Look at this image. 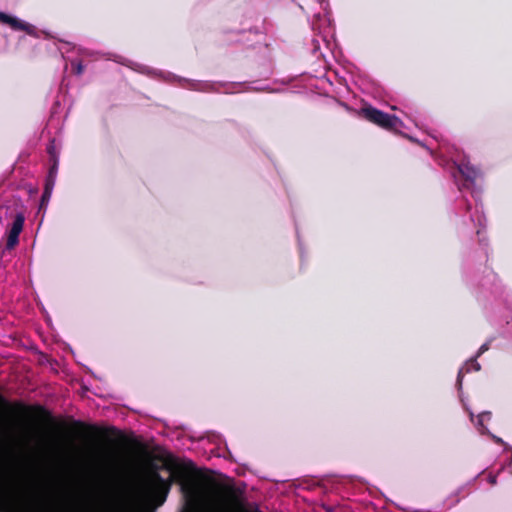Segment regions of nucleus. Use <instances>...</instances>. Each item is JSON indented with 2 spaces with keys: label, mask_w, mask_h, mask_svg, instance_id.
<instances>
[{
  "label": "nucleus",
  "mask_w": 512,
  "mask_h": 512,
  "mask_svg": "<svg viewBox=\"0 0 512 512\" xmlns=\"http://www.w3.org/2000/svg\"><path fill=\"white\" fill-rule=\"evenodd\" d=\"M360 114L368 121L384 129L399 132V129L404 127V123L399 117L385 113L372 106L362 108Z\"/></svg>",
  "instance_id": "1"
},
{
  "label": "nucleus",
  "mask_w": 512,
  "mask_h": 512,
  "mask_svg": "<svg viewBox=\"0 0 512 512\" xmlns=\"http://www.w3.org/2000/svg\"><path fill=\"white\" fill-rule=\"evenodd\" d=\"M458 171L463 175L469 183L468 187L472 189V194L477 197L481 190V172L480 170L471 165L468 161H463L457 165Z\"/></svg>",
  "instance_id": "2"
},
{
  "label": "nucleus",
  "mask_w": 512,
  "mask_h": 512,
  "mask_svg": "<svg viewBox=\"0 0 512 512\" xmlns=\"http://www.w3.org/2000/svg\"><path fill=\"white\" fill-rule=\"evenodd\" d=\"M0 22L9 25L13 30L25 31L30 36L38 37V32L34 25L25 22L16 16L0 12Z\"/></svg>",
  "instance_id": "3"
},
{
  "label": "nucleus",
  "mask_w": 512,
  "mask_h": 512,
  "mask_svg": "<svg viewBox=\"0 0 512 512\" xmlns=\"http://www.w3.org/2000/svg\"><path fill=\"white\" fill-rule=\"evenodd\" d=\"M490 343H491V340H487L485 343H483L480 346L476 356L474 358H471L470 360H468L464 364V366L459 370L458 377H457V384H458L459 389L462 388V380H463L464 372L468 373L472 370L479 371L481 369L480 364L477 362V357H479L480 355H482L484 352H486L489 349Z\"/></svg>",
  "instance_id": "4"
},
{
  "label": "nucleus",
  "mask_w": 512,
  "mask_h": 512,
  "mask_svg": "<svg viewBox=\"0 0 512 512\" xmlns=\"http://www.w3.org/2000/svg\"><path fill=\"white\" fill-rule=\"evenodd\" d=\"M25 218L22 213H18L8 231L6 249H13L19 242V235L23 230Z\"/></svg>",
  "instance_id": "5"
},
{
  "label": "nucleus",
  "mask_w": 512,
  "mask_h": 512,
  "mask_svg": "<svg viewBox=\"0 0 512 512\" xmlns=\"http://www.w3.org/2000/svg\"><path fill=\"white\" fill-rule=\"evenodd\" d=\"M490 419H491V413L487 412V411L482 412L477 416L476 426L480 433H482V434L488 433L489 434V431L484 426V422L489 421Z\"/></svg>",
  "instance_id": "6"
},
{
  "label": "nucleus",
  "mask_w": 512,
  "mask_h": 512,
  "mask_svg": "<svg viewBox=\"0 0 512 512\" xmlns=\"http://www.w3.org/2000/svg\"><path fill=\"white\" fill-rule=\"evenodd\" d=\"M56 182V177L54 175H48L45 183V189L47 194V201L50 200L54 186Z\"/></svg>",
  "instance_id": "7"
},
{
  "label": "nucleus",
  "mask_w": 512,
  "mask_h": 512,
  "mask_svg": "<svg viewBox=\"0 0 512 512\" xmlns=\"http://www.w3.org/2000/svg\"><path fill=\"white\" fill-rule=\"evenodd\" d=\"M56 141L55 139H53L50 144L48 145V153L50 154L52 160H55V159H58V153L56 151V145H55Z\"/></svg>",
  "instance_id": "8"
},
{
  "label": "nucleus",
  "mask_w": 512,
  "mask_h": 512,
  "mask_svg": "<svg viewBox=\"0 0 512 512\" xmlns=\"http://www.w3.org/2000/svg\"><path fill=\"white\" fill-rule=\"evenodd\" d=\"M71 65L75 68V73L81 75L84 71V65L81 61H72Z\"/></svg>",
  "instance_id": "9"
},
{
  "label": "nucleus",
  "mask_w": 512,
  "mask_h": 512,
  "mask_svg": "<svg viewBox=\"0 0 512 512\" xmlns=\"http://www.w3.org/2000/svg\"><path fill=\"white\" fill-rule=\"evenodd\" d=\"M57 170H58V159H55V160H53V165L50 168L48 175H54V177H56Z\"/></svg>",
  "instance_id": "10"
},
{
  "label": "nucleus",
  "mask_w": 512,
  "mask_h": 512,
  "mask_svg": "<svg viewBox=\"0 0 512 512\" xmlns=\"http://www.w3.org/2000/svg\"><path fill=\"white\" fill-rule=\"evenodd\" d=\"M206 85L207 84L202 83V82H192V83H190V87H192L194 89H199V90L204 89V86H206Z\"/></svg>",
  "instance_id": "11"
},
{
  "label": "nucleus",
  "mask_w": 512,
  "mask_h": 512,
  "mask_svg": "<svg viewBox=\"0 0 512 512\" xmlns=\"http://www.w3.org/2000/svg\"><path fill=\"white\" fill-rule=\"evenodd\" d=\"M477 221L479 223V226H484L485 225V218H484V216H482V215L477 216Z\"/></svg>",
  "instance_id": "12"
},
{
  "label": "nucleus",
  "mask_w": 512,
  "mask_h": 512,
  "mask_svg": "<svg viewBox=\"0 0 512 512\" xmlns=\"http://www.w3.org/2000/svg\"><path fill=\"white\" fill-rule=\"evenodd\" d=\"M41 202H42V205L43 204H47L49 202V201H47V194H46V189L45 188H44V192L42 194Z\"/></svg>",
  "instance_id": "13"
},
{
  "label": "nucleus",
  "mask_w": 512,
  "mask_h": 512,
  "mask_svg": "<svg viewBox=\"0 0 512 512\" xmlns=\"http://www.w3.org/2000/svg\"><path fill=\"white\" fill-rule=\"evenodd\" d=\"M488 481L491 485H495L497 480H496V476L494 475H490L489 478H488Z\"/></svg>",
  "instance_id": "14"
},
{
  "label": "nucleus",
  "mask_w": 512,
  "mask_h": 512,
  "mask_svg": "<svg viewBox=\"0 0 512 512\" xmlns=\"http://www.w3.org/2000/svg\"><path fill=\"white\" fill-rule=\"evenodd\" d=\"M226 510H227L226 507L221 506V507L217 508L215 512H226Z\"/></svg>",
  "instance_id": "15"
},
{
  "label": "nucleus",
  "mask_w": 512,
  "mask_h": 512,
  "mask_svg": "<svg viewBox=\"0 0 512 512\" xmlns=\"http://www.w3.org/2000/svg\"><path fill=\"white\" fill-rule=\"evenodd\" d=\"M492 438L497 442V443H502V439L499 438V437H496L495 435H491Z\"/></svg>",
  "instance_id": "16"
},
{
  "label": "nucleus",
  "mask_w": 512,
  "mask_h": 512,
  "mask_svg": "<svg viewBox=\"0 0 512 512\" xmlns=\"http://www.w3.org/2000/svg\"><path fill=\"white\" fill-rule=\"evenodd\" d=\"M470 419L472 422H474V414L472 411L469 410Z\"/></svg>",
  "instance_id": "17"
},
{
  "label": "nucleus",
  "mask_w": 512,
  "mask_h": 512,
  "mask_svg": "<svg viewBox=\"0 0 512 512\" xmlns=\"http://www.w3.org/2000/svg\"><path fill=\"white\" fill-rule=\"evenodd\" d=\"M153 477L156 481H162V479L160 478V476L158 474H155Z\"/></svg>",
  "instance_id": "18"
},
{
  "label": "nucleus",
  "mask_w": 512,
  "mask_h": 512,
  "mask_svg": "<svg viewBox=\"0 0 512 512\" xmlns=\"http://www.w3.org/2000/svg\"><path fill=\"white\" fill-rule=\"evenodd\" d=\"M125 512H134V511H132V510H126Z\"/></svg>",
  "instance_id": "19"
}]
</instances>
